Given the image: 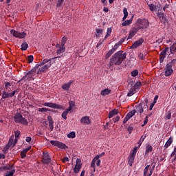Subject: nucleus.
<instances>
[{
    "label": "nucleus",
    "mask_w": 176,
    "mask_h": 176,
    "mask_svg": "<svg viewBox=\"0 0 176 176\" xmlns=\"http://www.w3.org/2000/svg\"><path fill=\"white\" fill-rule=\"evenodd\" d=\"M127 53H123V51H118L115 54H113L110 59L109 65L112 67L113 65H120L123 60H126Z\"/></svg>",
    "instance_id": "f257e3e1"
},
{
    "label": "nucleus",
    "mask_w": 176,
    "mask_h": 176,
    "mask_svg": "<svg viewBox=\"0 0 176 176\" xmlns=\"http://www.w3.org/2000/svg\"><path fill=\"white\" fill-rule=\"evenodd\" d=\"M52 64L53 62L52 61V59H44L41 62L36 64L35 68H38L39 67H41L38 69V71L40 72H45V71L49 69V68L52 67Z\"/></svg>",
    "instance_id": "f03ea898"
},
{
    "label": "nucleus",
    "mask_w": 176,
    "mask_h": 176,
    "mask_svg": "<svg viewBox=\"0 0 176 176\" xmlns=\"http://www.w3.org/2000/svg\"><path fill=\"white\" fill-rule=\"evenodd\" d=\"M14 120L15 123H19L20 124H24L25 126L28 125V121L27 119L23 117V116L20 113H17L14 116Z\"/></svg>",
    "instance_id": "7ed1b4c3"
},
{
    "label": "nucleus",
    "mask_w": 176,
    "mask_h": 176,
    "mask_svg": "<svg viewBox=\"0 0 176 176\" xmlns=\"http://www.w3.org/2000/svg\"><path fill=\"white\" fill-rule=\"evenodd\" d=\"M134 111H136V112L140 115H142V113L148 112V111H149V109L148 108V106L140 103L139 104L135 106V109Z\"/></svg>",
    "instance_id": "20e7f679"
},
{
    "label": "nucleus",
    "mask_w": 176,
    "mask_h": 176,
    "mask_svg": "<svg viewBox=\"0 0 176 176\" xmlns=\"http://www.w3.org/2000/svg\"><path fill=\"white\" fill-rule=\"evenodd\" d=\"M138 29L142 30L149 27V22L146 19H139L137 21Z\"/></svg>",
    "instance_id": "39448f33"
},
{
    "label": "nucleus",
    "mask_w": 176,
    "mask_h": 176,
    "mask_svg": "<svg viewBox=\"0 0 176 176\" xmlns=\"http://www.w3.org/2000/svg\"><path fill=\"white\" fill-rule=\"evenodd\" d=\"M11 35H13L15 38H19L20 39L25 38L27 34L25 32H16L14 30L10 31Z\"/></svg>",
    "instance_id": "423d86ee"
},
{
    "label": "nucleus",
    "mask_w": 176,
    "mask_h": 176,
    "mask_svg": "<svg viewBox=\"0 0 176 176\" xmlns=\"http://www.w3.org/2000/svg\"><path fill=\"white\" fill-rule=\"evenodd\" d=\"M32 76H34V73L32 72H29L25 76L18 81V83L23 84L24 82H27V80H30L32 79Z\"/></svg>",
    "instance_id": "0eeeda50"
},
{
    "label": "nucleus",
    "mask_w": 176,
    "mask_h": 176,
    "mask_svg": "<svg viewBox=\"0 0 176 176\" xmlns=\"http://www.w3.org/2000/svg\"><path fill=\"white\" fill-rule=\"evenodd\" d=\"M50 144L54 145V146H58V148H60V149H65L66 145L61 142H58L57 140H51Z\"/></svg>",
    "instance_id": "6e6552de"
},
{
    "label": "nucleus",
    "mask_w": 176,
    "mask_h": 176,
    "mask_svg": "<svg viewBox=\"0 0 176 176\" xmlns=\"http://www.w3.org/2000/svg\"><path fill=\"white\" fill-rule=\"evenodd\" d=\"M81 162L82 161L79 158L76 160V164L74 168V173H75L76 174H78V173L80 171V168H82Z\"/></svg>",
    "instance_id": "1a4fd4ad"
},
{
    "label": "nucleus",
    "mask_w": 176,
    "mask_h": 176,
    "mask_svg": "<svg viewBox=\"0 0 176 176\" xmlns=\"http://www.w3.org/2000/svg\"><path fill=\"white\" fill-rule=\"evenodd\" d=\"M43 158L42 160V162L43 164H49L50 162H52V157L49 155V153H43Z\"/></svg>",
    "instance_id": "9d476101"
},
{
    "label": "nucleus",
    "mask_w": 176,
    "mask_h": 176,
    "mask_svg": "<svg viewBox=\"0 0 176 176\" xmlns=\"http://www.w3.org/2000/svg\"><path fill=\"white\" fill-rule=\"evenodd\" d=\"M43 105L44 107H49L50 108H53L54 109H60L61 108V105L52 102H45Z\"/></svg>",
    "instance_id": "9b49d317"
},
{
    "label": "nucleus",
    "mask_w": 176,
    "mask_h": 176,
    "mask_svg": "<svg viewBox=\"0 0 176 176\" xmlns=\"http://www.w3.org/2000/svg\"><path fill=\"white\" fill-rule=\"evenodd\" d=\"M174 72V70L173 69V67H170V66L166 65L164 68V75L165 76H171L173 75V73Z\"/></svg>",
    "instance_id": "f8f14e48"
},
{
    "label": "nucleus",
    "mask_w": 176,
    "mask_h": 176,
    "mask_svg": "<svg viewBox=\"0 0 176 176\" xmlns=\"http://www.w3.org/2000/svg\"><path fill=\"white\" fill-rule=\"evenodd\" d=\"M138 31H140V29L138 28H133L129 31V36L127 38V40L131 39V38H133V36H134V35H135V34H137L138 32Z\"/></svg>",
    "instance_id": "ddd939ff"
},
{
    "label": "nucleus",
    "mask_w": 176,
    "mask_h": 176,
    "mask_svg": "<svg viewBox=\"0 0 176 176\" xmlns=\"http://www.w3.org/2000/svg\"><path fill=\"white\" fill-rule=\"evenodd\" d=\"M56 54H61V53H64L65 52V46L61 45L60 44H56Z\"/></svg>",
    "instance_id": "4468645a"
},
{
    "label": "nucleus",
    "mask_w": 176,
    "mask_h": 176,
    "mask_svg": "<svg viewBox=\"0 0 176 176\" xmlns=\"http://www.w3.org/2000/svg\"><path fill=\"white\" fill-rule=\"evenodd\" d=\"M144 43L143 38H140L139 40L136 41L131 46V49H137L139 46H141Z\"/></svg>",
    "instance_id": "2eb2a0df"
},
{
    "label": "nucleus",
    "mask_w": 176,
    "mask_h": 176,
    "mask_svg": "<svg viewBox=\"0 0 176 176\" xmlns=\"http://www.w3.org/2000/svg\"><path fill=\"white\" fill-rule=\"evenodd\" d=\"M135 159V153H131L128 157V164H129L130 167L133 166Z\"/></svg>",
    "instance_id": "dca6fc26"
},
{
    "label": "nucleus",
    "mask_w": 176,
    "mask_h": 176,
    "mask_svg": "<svg viewBox=\"0 0 176 176\" xmlns=\"http://www.w3.org/2000/svg\"><path fill=\"white\" fill-rule=\"evenodd\" d=\"M47 120L50 126V131H53V129H54V121H53V118L51 116H47Z\"/></svg>",
    "instance_id": "f3484780"
},
{
    "label": "nucleus",
    "mask_w": 176,
    "mask_h": 176,
    "mask_svg": "<svg viewBox=\"0 0 176 176\" xmlns=\"http://www.w3.org/2000/svg\"><path fill=\"white\" fill-rule=\"evenodd\" d=\"M74 83V81L69 80L67 83H65L62 85L63 90H65V91H68L69 89L71 88V85Z\"/></svg>",
    "instance_id": "a211bd4d"
},
{
    "label": "nucleus",
    "mask_w": 176,
    "mask_h": 176,
    "mask_svg": "<svg viewBox=\"0 0 176 176\" xmlns=\"http://www.w3.org/2000/svg\"><path fill=\"white\" fill-rule=\"evenodd\" d=\"M148 171H149V165H147L144 169V176H151L153 173V169H150L149 173Z\"/></svg>",
    "instance_id": "6ab92c4d"
},
{
    "label": "nucleus",
    "mask_w": 176,
    "mask_h": 176,
    "mask_svg": "<svg viewBox=\"0 0 176 176\" xmlns=\"http://www.w3.org/2000/svg\"><path fill=\"white\" fill-rule=\"evenodd\" d=\"M80 123H82V124H90V118L89 116H85L80 119Z\"/></svg>",
    "instance_id": "aec40b11"
},
{
    "label": "nucleus",
    "mask_w": 176,
    "mask_h": 176,
    "mask_svg": "<svg viewBox=\"0 0 176 176\" xmlns=\"http://www.w3.org/2000/svg\"><path fill=\"white\" fill-rule=\"evenodd\" d=\"M111 93H112V90H111L108 88H106L101 91L100 94H101V96H102V97H105V96H109V94H111Z\"/></svg>",
    "instance_id": "412c9836"
},
{
    "label": "nucleus",
    "mask_w": 176,
    "mask_h": 176,
    "mask_svg": "<svg viewBox=\"0 0 176 176\" xmlns=\"http://www.w3.org/2000/svg\"><path fill=\"white\" fill-rule=\"evenodd\" d=\"M173 137H170L169 139L166 142V144H164V148L167 149V148H168V146H170V145L173 144Z\"/></svg>",
    "instance_id": "4be33fe9"
},
{
    "label": "nucleus",
    "mask_w": 176,
    "mask_h": 176,
    "mask_svg": "<svg viewBox=\"0 0 176 176\" xmlns=\"http://www.w3.org/2000/svg\"><path fill=\"white\" fill-rule=\"evenodd\" d=\"M135 93H137V89H135V87H131L129 91V93L127 94L128 97H131V96H134V94H135Z\"/></svg>",
    "instance_id": "5701e85b"
},
{
    "label": "nucleus",
    "mask_w": 176,
    "mask_h": 176,
    "mask_svg": "<svg viewBox=\"0 0 176 176\" xmlns=\"http://www.w3.org/2000/svg\"><path fill=\"white\" fill-rule=\"evenodd\" d=\"M119 113V111L118 109H113L109 113V118L111 119V118H113L115 115H118Z\"/></svg>",
    "instance_id": "b1692460"
},
{
    "label": "nucleus",
    "mask_w": 176,
    "mask_h": 176,
    "mask_svg": "<svg viewBox=\"0 0 176 176\" xmlns=\"http://www.w3.org/2000/svg\"><path fill=\"white\" fill-rule=\"evenodd\" d=\"M30 149H31V146L28 147L27 148L23 149L21 152V156L22 159H24V157H25L26 155H27V152H28V151H30Z\"/></svg>",
    "instance_id": "393cba45"
},
{
    "label": "nucleus",
    "mask_w": 176,
    "mask_h": 176,
    "mask_svg": "<svg viewBox=\"0 0 176 176\" xmlns=\"http://www.w3.org/2000/svg\"><path fill=\"white\" fill-rule=\"evenodd\" d=\"M133 17L134 16H132V18L130 19L129 20H126V21H124L122 23V27H127V25H130V24H131V23H133Z\"/></svg>",
    "instance_id": "a878e982"
},
{
    "label": "nucleus",
    "mask_w": 176,
    "mask_h": 176,
    "mask_svg": "<svg viewBox=\"0 0 176 176\" xmlns=\"http://www.w3.org/2000/svg\"><path fill=\"white\" fill-rule=\"evenodd\" d=\"M166 65H168V67H170V68H174L176 65V58L173 59L171 61L168 63Z\"/></svg>",
    "instance_id": "bb28decb"
},
{
    "label": "nucleus",
    "mask_w": 176,
    "mask_h": 176,
    "mask_svg": "<svg viewBox=\"0 0 176 176\" xmlns=\"http://www.w3.org/2000/svg\"><path fill=\"white\" fill-rule=\"evenodd\" d=\"M63 59H64V54H63L62 56H58L53 58H51L52 63H54V61H61V60H63Z\"/></svg>",
    "instance_id": "cd10ccee"
},
{
    "label": "nucleus",
    "mask_w": 176,
    "mask_h": 176,
    "mask_svg": "<svg viewBox=\"0 0 176 176\" xmlns=\"http://www.w3.org/2000/svg\"><path fill=\"white\" fill-rule=\"evenodd\" d=\"M96 38H100L101 35H102V33L104 32V30L102 29H96Z\"/></svg>",
    "instance_id": "c85d7f7f"
},
{
    "label": "nucleus",
    "mask_w": 176,
    "mask_h": 176,
    "mask_svg": "<svg viewBox=\"0 0 176 176\" xmlns=\"http://www.w3.org/2000/svg\"><path fill=\"white\" fill-rule=\"evenodd\" d=\"M170 52L171 54H175L176 53V43L170 47Z\"/></svg>",
    "instance_id": "c756f323"
},
{
    "label": "nucleus",
    "mask_w": 176,
    "mask_h": 176,
    "mask_svg": "<svg viewBox=\"0 0 176 176\" xmlns=\"http://www.w3.org/2000/svg\"><path fill=\"white\" fill-rule=\"evenodd\" d=\"M69 107L67 108V110L69 111H72V108H74V107H75V102L72 101V100H69Z\"/></svg>",
    "instance_id": "7c9ffc66"
},
{
    "label": "nucleus",
    "mask_w": 176,
    "mask_h": 176,
    "mask_svg": "<svg viewBox=\"0 0 176 176\" xmlns=\"http://www.w3.org/2000/svg\"><path fill=\"white\" fill-rule=\"evenodd\" d=\"M16 143H17V139H16L14 142L13 138H10L8 144L13 148V146H14Z\"/></svg>",
    "instance_id": "2f4dec72"
},
{
    "label": "nucleus",
    "mask_w": 176,
    "mask_h": 176,
    "mask_svg": "<svg viewBox=\"0 0 176 176\" xmlns=\"http://www.w3.org/2000/svg\"><path fill=\"white\" fill-rule=\"evenodd\" d=\"M111 34H112V28H108L107 34L104 36V41H106L107 38H109V36H111Z\"/></svg>",
    "instance_id": "473e14b6"
},
{
    "label": "nucleus",
    "mask_w": 176,
    "mask_h": 176,
    "mask_svg": "<svg viewBox=\"0 0 176 176\" xmlns=\"http://www.w3.org/2000/svg\"><path fill=\"white\" fill-rule=\"evenodd\" d=\"M1 171L6 170H13V165H7L1 168Z\"/></svg>",
    "instance_id": "72a5a7b5"
},
{
    "label": "nucleus",
    "mask_w": 176,
    "mask_h": 176,
    "mask_svg": "<svg viewBox=\"0 0 176 176\" xmlns=\"http://www.w3.org/2000/svg\"><path fill=\"white\" fill-rule=\"evenodd\" d=\"M135 113H137V111L132 110L131 111L129 112L126 116L128 117L129 119H131V118H133V116H135Z\"/></svg>",
    "instance_id": "f704fd0d"
},
{
    "label": "nucleus",
    "mask_w": 176,
    "mask_h": 176,
    "mask_svg": "<svg viewBox=\"0 0 176 176\" xmlns=\"http://www.w3.org/2000/svg\"><path fill=\"white\" fill-rule=\"evenodd\" d=\"M168 50H170V48L168 47H166L164 50L162 51V52L160 53V56L166 57V54L168 53Z\"/></svg>",
    "instance_id": "c9c22d12"
},
{
    "label": "nucleus",
    "mask_w": 176,
    "mask_h": 176,
    "mask_svg": "<svg viewBox=\"0 0 176 176\" xmlns=\"http://www.w3.org/2000/svg\"><path fill=\"white\" fill-rule=\"evenodd\" d=\"M69 112H71L70 111L68 110V109H66L62 113V118H63V119H65V120H67V116L68 115V113H69Z\"/></svg>",
    "instance_id": "e433bc0d"
},
{
    "label": "nucleus",
    "mask_w": 176,
    "mask_h": 176,
    "mask_svg": "<svg viewBox=\"0 0 176 176\" xmlns=\"http://www.w3.org/2000/svg\"><path fill=\"white\" fill-rule=\"evenodd\" d=\"M120 45H122V43H120V42L116 43L114 47L111 50H112L113 52L115 53V52H116V50H118V48L120 46Z\"/></svg>",
    "instance_id": "4c0bfd02"
},
{
    "label": "nucleus",
    "mask_w": 176,
    "mask_h": 176,
    "mask_svg": "<svg viewBox=\"0 0 176 176\" xmlns=\"http://www.w3.org/2000/svg\"><path fill=\"white\" fill-rule=\"evenodd\" d=\"M145 138H146V135H142L140 140L138 142V148H140V146H141V145H142V142H144V140H145Z\"/></svg>",
    "instance_id": "58836bf2"
},
{
    "label": "nucleus",
    "mask_w": 176,
    "mask_h": 176,
    "mask_svg": "<svg viewBox=\"0 0 176 176\" xmlns=\"http://www.w3.org/2000/svg\"><path fill=\"white\" fill-rule=\"evenodd\" d=\"M100 159L97 155L92 160L91 163V167H96V162H98V160Z\"/></svg>",
    "instance_id": "ea45409f"
},
{
    "label": "nucleus",
    "mask_w": 176,
    "mask_h": 176,
    "mask_svg": "<svg viewBox=\"0 0 176 176\" xmlns=\"http://www.w3.org/2000/svg\"><path fill=\"white\" fill-rule=\"evenodd\" d=\"M146 56V53L145 52H140L138 54L139 60H144L145 58V56Z\"/></svg>",
    "instance_id": "a19ab883"
},
{
    "label": "nucleus",
    "mask_w": 176,
    "mask_h": 176,
    "mask_svg": "<svg viewBox=\"0 0 176 176\" xmlns=\"http://www.w3.org/2000/svg\"><path fill=\"white\" fill-rule=\"evenodd\" d=\"M21 50H26L27 49H28V43H27V42H23L21 44Z\"/></svg>",
    "instance_id": "79ce46f5"
},
{
    "label": "nucleus",
    "mask_w": 176,
    "mask_h": 176,
    "mask_svg": "<svg viewBox=\"0 0 176 176\" xmlns=\"http://www.w3.org/2000/svg\"><path fill=\"white\" fill-rule=\"evenodd\" d=\"M14 173H16V170L14 168L11 169L10 171H8L6 174V176H13Z\"/></svg>",
    "instance_id": "37998d69"
},
{
    "label": "nucleus",
    "mask_w": 176,
    "mask_h": 176,
    "mask_svg": "<svg viewBox=\"0 0 176 176\" xmlns=\"http://www.w3.org/2000/svg\"><path fill=\"white\" fill-rule=\"evenodd\" d=\"M112 54H113V51L110 50L105 56L106 60H108V58H109Z\"/></svg>",
    "instance_id": "c03bdc74"
},
{
    "label": "nucleus",
    "mask_w": 176,
    "mask_h": 176,
    "mask_svg": "<svg viewBox=\"0 0 176 176\" xmlns=\"http://www.w3.org/2000/svg\"><path fill=\"white\" fill-rule=\"evenodd\" d=\"M76 137V133H75V132L74 131L69 133L67 135V138H75Z\"/></svg>",
    "instance_id": "a18cd8bd"
},
{
    "label": "nucleus",
    "mask_w": 176,
    "mask_h": 176,
    "mask_svg": "<svg viewBox=\"0 0 176 176\" xmlns=\"http://www.w3.org/2000/svg\"><path fill=\"white\" fill-rule=\"evenodd\" d=\"M27 60L29 64H31V63H32V61H34V56H32V55L28 56L27 58Z\"/></svg>",
    "instance_id": "49530a36"
},
{
    "label": "nucleus",
    "mask_w": 176,
    "mask_h": 176,
    "mask_svg": "<svg viewBox=\"0 0 176 176\" xmlns=\"http://www.w3.org/2000/svg\"><path fill=\"white\" fill-rule=\"evenodd\" d=\"M141 86V82L138 81L137 82L135 85L132 87H135V90H140V87Z\"/></svg>",
    "instance_id": "de8ad7c7"
},
{
    "label": "nucleus",
    "mask_w": 176,
    "mask_h": 176,
    "mask_svg": "<svg viewBox=\"0 0 176 176\" xmlns=\"http://www.w3.org/2000/svg\"><path fill=\"white\" fill-rule=\"evenodd\" d=\"M68 38H67V37H63L62 38V41L60 43V45L62 46H65V43H67V41Z\"/></svg>",
    "instance_id": "09e8293b"
},
{
    "label": "nucleus",
    "mask_w": 176,
    "mask_h": 176,
    "mask_svg": "<svg viewBox=\"0 0 176 176\" xmlns=\"http://www.w3.org/2000/svg\"><path fill=\"white\" fill-rule=\"evenodd\" d=\"M153 149V148L152 147V146L148 144L146 148V153H148V152H152Z\"/></svg>",
    "instance_id": "8fccbe9b"
},
{
    "label": "nucleus",
    "mask_w": 176,
    "mask_h": 176,
    "mask_svg": "<svg viewBox=\"0 0 176 176\" xmlns=\"http://www.w3.org/2000/svg\"><path fill=\"white\" fill-rule=\"evenodd\" d=\"M148 8L151 12H155V10L156 9V6L153 4H149Z\"/></svg>",
    "instance_id": "3c124183"
},
{
    "label": "nucleus",
    "mask_w": 176,
    "mask_h": 176,
    "mask_svg": "<svg viewBox=\"0 0 176 176\" xmlns=\"http://www.w3.org/2000/svg\"><path fill=\"white\" fill-rule=\"evenodd\" d=\"M1 97L3 99L8 98V92H6V91H3L2 93Z\"/></svg>",
    "instance_id": "603ef678"
},
{
    "label": "nucleus",
    "mask_w": 176,
    "mask_h": 176,
    "mask_svg": "<svg viewBox=\"0 0 176 176\" xmlns=\"http://www.w3.org/2000/svg\"><path fill=\"white\" fill-rule=\"evenodd\" d=\"M131 74V76L135 77L137 76V75H138V70L135 69L132 71Z\"/></svg>",
    "instance_id": "864d4df0"
},
{
    "label": "nucleus",
    "mask_w": 176,
    "mask_h": 176,
    "mask_svg": "<svg viewBox=\"0 0 176 176\" xmlns=\"http://www.w3.org/2000/svg\"><path fill=\"white\" fill-rule=\"evenodd\" d=\"M148 102H149V100H148V98H145L143 102H140V104H143L146 107H148Z\"/></svg>",
    "instance_id": "5fc2aeb1"
},
{
    "label": "nucleus",
    "mask_w": 176,
    "mask_h": 176,
    "mask_svg": "<svg viewBox=\"0 0 176 176\" xmlns=\"http://www.w3.org/2000/svg\"><path fill=\"white\" fill-rule=\"evenodd\" d=\"M49 111V109H47L45 107H43V108H39L38 109V111L39 112H47Z\"/></svg>",
    "instance_id": "6e6d98bb"
},
{
    "label": "nucleus",
    "mask_w": 176,
    "mask_h": 176,
    "mask_svg": "<svg viewBox=\"0 0 176 176\" xmlns=\"http://www.w3.org/2000/svg\"><path fill=\"white\" fill-rule=\"evenodd\" d=\"M14 134H15V138H19V137H20L21 132L20 131H15Z\"/></svg>",
    "instance_id": "4d7b16f0"
},
{
    "label": "nucleus",
    "mask_w": 176,
    "mask_h": 176,
    "mask_svg": "<svg viewBox=\"0 0 176 176\" xmlns=\"http://www.w3.org/2000/svg\"><path fill=\"white\" fill-rule=\"evenodd\" d=\"M63 2H64V0H58V2L56 3L57 7L61 6L63 5Z\"/></svg>",
    "instance_id": "13d9d810"
},
{
    "label": "nucleus",
    "mask_w": 176,
    "mask_h": 176,
    "mask_svg": "<svg viewBox=\"0 0 176 176\" xmlns=\"http://www.w3.org/2000/svg\"><path fill=\"white\" fill-rule=\"evenodd\" d=\"M157 17H159V19H163V17H164V14L162 12H158Z\"/></svg>",
    "instance_id": "bf43d9fd"
},
{
    "label": "nucleus",
    "mask_w": 176,
    "mask_h": 176,
    "mask_svg": "<svg viewBox=\"0 0 176 176\" xmlns=\"http://www.w3.org/2000/svg\"><path fill=\"white\" fill-rule=\"evenodd\" d=\"M148 123V117L144 118V124H142V127H144Z\"/></svg>",
    "instance_id": "052dcab7"
},
{
    "label": "nucleus",
    "mask_w": 176,
    "mask_h": 176,
    "mask_svg": "<svg viewBox=\"0 0 176 176\" xmlns=\"http://www.w3.org/2000/svg\"><path fill=\"white\" fill-rule=\"evenodd\" d=\"M123 13H124V16H129V12H127V8H124L123 9Z\"/></svg>",
    "instance_id": "680f3d73"
},
{
    "label": "nucleus",
    "mask_w": 176,
    "mask_h": 176,
    "mask_svg": "<svg viewBox=\"0 0 176 176\" xmlns=\"http://www.w3.org/2000/svg\"><path fill=\"white\" fill-rule=\"evenodd\" d=\"M166 58V56H163L162 55H160V63H163V61H164V59Z\"/></svg>",
    "instance_id": "e2e57ef3"
},
{
    "label": "nucleus",
    "mask_w": 176,
    "mask_h": 176,
    "mask_svg": "<svg viewBox=\"0 0 176 176\" xmlns=\"http://www.w3.org/2000/svg\"><path fill=\"white\" fill-rule=\"evenodd\" d=\"M120 119V117H119V116H116L115 118L113 119L114 123H116V122H119V120Z\"/></svg>",
    "instance_id": "0e129e2a"
},
{
    "label": "nucleus",
    "mask_w": 176,
    "mask_h": 176,
    "mask_svg": "<svg viewBox=\"0 0 176 176\" xmlns=\"http://www.w3.org/2000/svg\"><path fill=\"white\" fill-rule=\"evenodd\" d=\"M63 163H65V162H69V158L68 157H65L62 160Z\"/></svg>",
    "instance_id": "69168bd1"
},
{
    "label": "nucleus",
    "mask_w": 176,
    "mask_h": 176,
    "mask_svg": "<svg viewBox=\"0 0 176 176\" xmlns=\"http://www.w3.org/2000/svg\"><path fill=\"white\" fill-rule=\"evenodd\" d=\"M10 86H12V84H10V82H6L5 83V87L6 89H8V87H10Z\"/></svg>",
    "instance_id": "338daca9"
},
{
    "label": "nucleus",
    "mask_w": 176,
    "mask_h": 176,
    "mask_svg": "<svg viewBox=\"0 0 176 176\" xmlns=\"http://www.w3.org/2000/svg\"><path fill=\"white\" fill-rule=\"evenodd\" d=\"M175 154H176V147L174 148V150L170 155L171 157H173V156H174V155Z\"/></svg>",
    "instance_id": "774afa93"
}]
</instances>
